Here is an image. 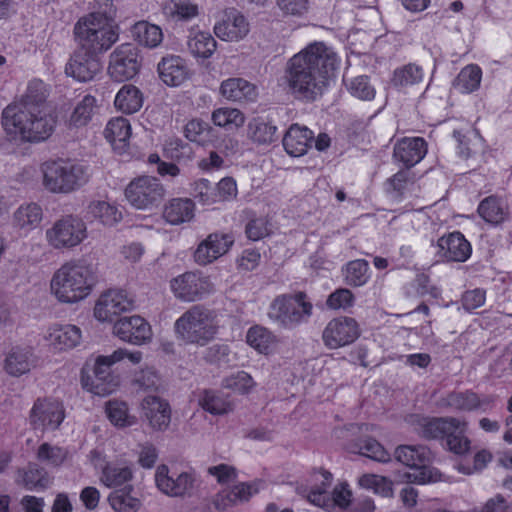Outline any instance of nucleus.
Returning <instances> with one entry per match:
<instances>
[{"label":"nucleus","instance_id":"nucleus-42","mask_svg":"<svg viewBox=\"0 0 512 512\" xmlns=\"http://www.w3.org/2000/svg\"><path fill=\"white\" fill-rule=\"evenodd\" d=\"M87 213L105 226H114L122 220V212L116 206L101 200L90 202Z\"/></svg>","mask_w":512,"mask_h":512},{"label":"nucleus","instance_id":"nucleus-26","mask_svg":"<svg viewBox=\"0 0 512 512\" xmlns=\"http://www.w3.org/2000/svg\"><path fill=\"white\" fill-rule=\"evenodd\" d=\"M142 411L150 427L154 430H166L170 424L171 413L169 404L157 396H147L143 399Z\"/></svg>","mask_w":512,"mask_h":512},{"label":"nucleus","instance_id":"nucleus-54","mask_svg":"<svg viewBox=\"0 0 512 512\" xmlns=\"http://www.w3.org/2000/svg\"><path fill=\"white\" fill-rule=\"evenodd\" d=\"M217 193L213 199H209L207 192H200L201 200L206 204H212L217 201H227L236 197L237 185L233 178L226 177L221 179L216 187Z\"/></svg>","mask_w":512,"mask_h":512},{"label":"nucleus","instance_id":"nucleus-34","mask_svg":"<svg viewBox=\"0 0 512 512\" xmlns=\"http://www.w3.org/2000/svg\"><path fill=\"white\" fill-rule=\"evenodd\" d=\"M105 138L110 142L114 150L122 152L128 146L131 137V125L123 117L111 119L104 130Z\"/></svg>","mask_w":512,"mask_h":512},{"label":"nucleus","instance_id":"nucleus-33","mask_svg":"<svg viewBox=\"0 0 512 512\" xmlns=\"http://www.w3.org/2000/svg\"><path fill=\"white\" fill-rule=\"evenodd\" d=\"M195 204L189 198H174L169 200L163 209V218L171 225L189 222L194 217Z\"/></svg>","mask_w":512,"mask_h":512},{"label":"nucleus","instance_id":"nucleus-30","mask_svg":"<svg viewBox=\"0 0 512 512\" xmlns=\"http://www.w3.org/2000/svg\"><path fill=\"white\" fill-rule=\"evenodd\" d=\"M36 365V358L29 347L16 346L9 350L4 360L5 371L14 377L28 373Z\"/></svg>","mask_w":512,"mask_h":512},{"label":"nucleus","instance_id":"nucleus-44","mask_svg":"<svg viewBox=\"0 0 512 512\" xmlns=\"http://www.w3.org/2000/svg\"><path fill=\"white\" fill-rule=\"evenodd\" d=\"M17 482L28 490H44L49 486L50 478L44 468L30 464L26 469L19 470Z\"/></svg>","mask_w":512,"mask_h":512},{"label":"nucleus","instance_id":"nucleus-3","mask_svg":"<svg viewBox=\"0 0 512 512\" xmlns=\"http://www.w3.org/2000/svg\"><path fill=\"white\" fill-rule=\"evenodd\" d=\"M98 282L93 265L82 260L62 264L52 275L50 293L62 304H76L86 299Z\"/></svg>","mask_w":512,"mask_h":512},{"label":"nucleus","instance_id":"nucleus-32","mask_svg":"<svg viewBox=\"0 0 512 512\" xmlns=\"http://www.w3.org/2000/svg\"><path fill=\"white\" fill-rule=\"evenodd\" d=\"M43 209L37 203L20 205L12 216V225L17 230L27 234L40 226L43 220Z\"/></svg>","mask_w":512,"mask_h":512},{"label":"nucleus","instance_id":"nucleus-7","mask_svg":"<svg viewBox=\"0 0 512 512\" xmlns=\"http://www.w3.org/2000/svg\"><path fill=\"white\" fill-rule=\"evenodd\" d=\"M42 174L45 189L59 194H68L80 189L88 183L91 176L88 165L63 159L44 163Z\"/></svg>","mask_w":512,"mask_h":512},{"label":"nucleus","instance_id":"nucleus-56","mask_svg":"<svg viewBox=\"0 0 512 512\" xmlns=\"http://www.w3.org/2000/svg\"><path fill=\"white\" fill-rule=\"evenodd\" d=\"M320 476L322 477L321 484L311 489L308 500L314 505L328 507L331 499L327 494V489L331 485L332 474L328 471H322Z\"/></svg>","mask_w":512,"mask_h":512},{"label":"nucleus","instance_id":"nucleus-22","mask_svg":"<svg viewBox=\"0 0 512 512\" xmlns=\"http://www.w3.org/2000/svg\"><path fill=\"white\" fill-rule=\"evenodd\" d=\"M113 333L120 340L134 345H141L152 337L149 323L138 315L117 320L113 326Z\"/></svg>","mask_w":512,"mask_h":512},{"label":"nucleus","instance_id":"nucleus-2","mask_svg":"<svg viewBox=\"0 0 512 512\" xmlns=\"http://www.w3.org/2000/svg\"><path fill=\"white\" fill-rule=\"evenodd\" d=\"M56 122L53 109L41 98H21L2 113L4 130L14 141H44L52 135Z\"/></svg>","mask_w":512,"mask_h":512},{"label":"nucleus","instance_id":"nucleus-16","mask_svg":"<svg viewBox=\"0 0 512 512\" xmlns=\"http://www.w3.org/2000/svg\"><path fill=\"white\" fill-rule=\"evenodd\" d=\"M360 335L358 323L350 317H337L328 322L322 339L329 349H337L353 343Z\"/></svg>","mask_w":512,"mask_h":512},{"label":"nucleus","instance_id":"nucleus-1","mask_svg":"<svg viewBox=\"0 0 512 512\" xmlns=\"http://www.w3.org/2000/svg\"><path fill=\"white\" fill-rule=\"evenodd\" d=\"M341 59L324 42L315 41L293 55L286 77L293 93L321 96L334 84Z\"/></svg>","mask_w":512,"mask_h":512},{"label":"nucleus","instance_id":"nucleus-29","mask_svg":"<svg viewBox=\"0 0 512 512\" xmlns=\"http://www.w3.org/2000/svg\"><path fill=\"white\" fill-rule=\"evenodd\" d=\"M82 333L79 327L71 324L53 325L48 329L46 339L58 351L73 349L79 345Z\"/></svg>","mask_w":512,"mask_h":512},{"label":"nucleus","instance_id":"nucleus-35","mask_svg":"<svg viewBox=\"0 0 512 512\" xmlns=\"http://www.w3.org/2000/svg\"><path fill=\"white\" fill-rule=\"evenodd\" d=\"M479 216L491 225L503 223L509 216L507 204L496 196L484 198L478 205Z\"/></svg>","mask_w":512,"mask_h":512},{"label":"nucleus","instance_id":"nucleus-14","mask_svg":"<svg viewBox=\"0 0 512 512\" xmlns=\"http://www.w3.org/2000/svg\"><path fill=\"white\" fill-rule=\"evenodd\" d=\"M174 296L184 302H194L202 299L214 290L211 281L195 272H186L170 281Z\"/></svg>","mask_w":512,"mask_h":512},{"label":"nucleus","instance_id":"nucleus-12","mask_svg":"<svg viewBox=\"0 0 512 512\" xmlns=\"http://www.w3.org/2000/svg\"><path fill=\"white\" fill-rule=\"evenodd\" d=\"M140 66L138 48L131 43H124L110 54L108 73L115 81L121 82L137 75Z\"/></svg>","mask_w":512,"mask_h":512},{"label":"nucleus","instance_id":"nucleus-45","mask_svg":"<svg viewBox=\"0 0 512 512\" xmlns=\"http://www.w3.org/2000/svg\"><path fill=\"white\" fill-rule=\"evenodd\" d=\"M423 78L424 71L422 67L409 63L394 70L391 83L395 87L406 89L421 83Z\"/></svg>","mask_w":512,"mask_h":512},{"label":"nucleus","instance_id":"nucleus-36","mask_svg":"<svg viewBox=\"0 0 512 512\" xmlns=\"http://www.w3.org/2000/svg\"><path fill=\"white\" fill-rule=\"evenodd\" d=\"M108 503L115 512H138L142 506L132 485L112 491L108 496Z\"/></svg>","mask_w":512,"mask_h":512},{"label":"nucleus","instance_id":"nucleus-27","mask_svg":"<svg viewBox=\"0 0 512 512\" xmlns=\"http://www.w3.org/2000/svg\"><path fill=\"white\" fill-rule=\"evenodd\" d=\"M160 79L171 87H177L186 82L189 78L187 65L180 56L164 57L158 64Z\"/></svg>","mask_w":512,"mask_h":512},{"label":"nucleus","instance_id":"nucleus-51","mask_svg":"<svg viewBox=\"0 0 512 512\" xmlns=\"http://www.w3.org/2000/svg\"><path fill=\"white\" fill-rule=\"evenodd\" d=\"M360 487L373 490L374 493L383 497L393 496V482L388 478L376 474H363L358 479Z\"/></svg>","mask_w":512,"mask_h":512},{"label":"nucleus","instance_id":"nucleus-40","mask_svg":"<svg viewBox=\"0 0 512 512\" xmlns=\"http://www.w3.org/2000/svg\"><path fill=\"white\" fill-rule=\"evenodd\" d=\"M277 127L261 117L253 118L247 125V137L258 145H266L277 139Z\"/></svg>","mask_w":512,"mask_h":512},{"label":"nucleus","instance_id":"nucleus-9","mask_svg":"<svg viewBox=\"0 0 512 512\" xmlns=\"http://www.w3.org/2000/svg\"><path fill=\"white\" fill-rule=\"evenodd\" d=\"M88 237L86 223L77 215L68 214L55 220L45 231V240L54 250H72Z\"/></svg>","mask_w":512,"mask_h":512},{"label":"nucleus","instance_id":"nucleus-63","mask_svg":"<svg viewBox=\"0 0 512 512\" xmlns=\"http://www.w3.org/2000/svg\"><path fill=\"white\" fill-rule=\"evenodd\" d=\"M347 91L353 96H373L375 88L367 76H357L346 83Z\"/></svg>","mask_w":512,"mask_h":512},{"label":"nucleus","instance_id":"nucleus-55","mask_svg":"<svg viewBox=\"0 0 512 512\" xmlns=\"http://www.w3.org/2000/svg\"><path fill=\"white\" fill-rule=\"evenodd\" d=\"M165 11L175 20H189L198 14V7L188 0H171L165 5Z\"/></svg>","mask_w":512,"mask_h":512},{"label":"nucleus","instance_id":"nucleus-43","mask_svg":"<svg viewBox=\"0 0 512 512\" xmlns=\"http://www.w3.org/2000/svg\"><path fill=\"white\" fill-rule=\"evenodd\" d=\"M132 36L140 45L155 48L163 40L162 29L147 21H139L132 27Z\"/></svg>","mask_w":512,"mask_h":512},{"label":"nucleus","instance_id":"nucleus-59","mask_svg":"<svg viewBox=\"0 0 512 512\" xmlns=\"http://www.w3.org/2000/svg\"><path fill=\"white\" fill-rule=\"evenodd\" d=\"M160 378L152 368H145L135 373L133 385L138 390L154 391L159 387Z\"/></svg>","mask_w":512,"mask_h":512},{"label":"nucleus","instance_id":"nucleus-23","mask_svg":"<svg viewBox=\"0 0 512 512\" xmlns=\"http://www.w3.org/2000/svg\"><path fill=\"white\" fill-rule=\"evenodd\" d=\"M437 248V255L447 262H465L472 253L471 244L458 231L440 237Z\"/></svg>","mask_w":512,"mask_h":512},{"label":"nucleus","instance_id":"nucleus-58","mask_svg":"<svg viewBox=\"0 0 512 512\" xmlns=\"http://www.w3.org/2000/svg\"><path fill=\"white\" fill-rule=\"evenodd\" d=\"M359 453L379 462H387L390 459L384 447L373 438H365L360 441Z\"/></svg>","mask_w":512,"mask_h":512},{"label":"nucleus","instance_id":"nucleus-19","mask_svg":"<svg viewBox=\"0 0 512 512\" xmlns=\"http://www.w3.org/2000/svg\"><path fill=\"white\" fill-rule=\"evenodd\" d=\"M98 53H91L78 46L65 67L67 76L79 82L90 81L101 70Z\"/></svg>","mask_w":512,"mask_h":512},{"label":"nucleus","instance_id":"nucleus-31","mask_svg":"<svg viewBox=\"0 0 512 512\" xmlns=\"http://www.w3.org/2000/svg\"><path fill=\"white\" fill-rule=\"evenodd\" d=\"M313 138L314 135L310 129L293 124L283 138V146L289 155L300 157L307 153Z\"/></svg>","mask_w":512,"mask_h":512},{"label":"nucleus","instance_id":"nucleus-57","mask_svg":"<svg viewBox=\"0 0 512 512\" xmlns=\"http://www.w3.org/2000/svg\"><path fill=\"white\" fill-rule=\"evenodd\" d=\"M212 120L215 125L220 127H225L230 124L239 127L244 123V115L238 109L223 107L213 112Z\"/></svg>","mask_w":512,"mask_h":512},{"label":"nucleus","instance_id":"nucleus-10","mask_svg":"<svg viewBox=\"0 0 512 512\" xmlns=\"http://www.w3.org/2000/svg\"><path fill=\"white\" fill-rule=\"evenodd\" d=\"M166 190L160 181L152 176L133 179L125 189L127 201L137 209H150L158 206L165 197Z\"/></svg>","mask_w":512,"mask_h":512},{"label":"nucleus","instance_id":"nucleus-24","mask_svg":"<svg viewBox=\"0 0 512 512\" xmlns=\"http://www.w3.org/2000/svg\"><path fill=\"white\" fill-rule=\"evenodd\" d=\"M233 243L234 238L230 234L212 233L198 245L194 259L200 265L212 263L227 253Z\"/></svg>","mask_w":512,"mask_h":512},{"label":"nucleus","instance_id":"nucleus-60","mask_svg":"<svg viewBox=\"0 0 512 512\" xmlns=\"http://www.w3.org/2000/svg\"><path fill=\"white\" fill-rule=\"evenodd\" d=\"M224 387L240 394L248 393L255 385L252 377L245 371H239L224 379Z\"/></svg>","mask_w":512,"mask_h":512},{"label":"nucleus","instance_id":"nucleus-53","mask_svg":"<svg viewBox=\"0 0 512 512\" xmlns=\"http://www.w3.org/2000/svg\"><path fill=\"white\" fill-rule=\"evenodd\" d=\"M132 478L133 473L129 467L106 465L100 479L107 487H117L129 482Z\"/></svg>","mask_w":512,"mask_h":512},{"label":"nucleus","instance_id":"nucleus-47","mask_svg":"<svg viewBox=\"0 0 512 512\" xmlns=\"http://www.w3.org/2000/svg\"><path fill=\"white\" fill-rule=\"evenodd\" d=\"M369 265L364 259H356L348 262L343 268L344 280L347 285L359 287L369 279Z\"/></svg>","mask_w":512,"mask_h":512},{"label":"nucleus","instance_id":"nucleus-8","mask_svg":"<svg viewBox=\"0 0 512 512\" xmlns=\"http://www.w3.org/2000/svg\"><path fill=\"white\" fill-rule=\"evenodd\" d=\"M312 310L313 305L307 295L300 291L277 296L270 304L268 316L278 326L291 329L307 322Z\"/></svg>","mask_w":512,"mask_h":512},{"label":"nucleus","instance_id":"nucleus-18","mask_svg":"<svg viewBox=\"0 0 512 512\" xmlns=\"http://www.w3.org/2000/svg\"><path fill=\"white\" fill-rule=\"evenodd\" d=\"M155 482L158 489L170 497L190 496L195 487V477L189 472L170 474L166 465L157 467Z\"/></svg>","mask_w":512,"mask_h":512},{"label":"nucleus","instance_id":"nucleus-64","mask_svg":"<svg viewBox=\"0 0 512 512\" xmlns=\"http://www.w3.org/2000/svg\"><path fill=\"white\" fill-rule=\"evenodd\" d=\"M278 8L285 15L303 16L309 10V0H276Z\"/></svg>","mask_w":512,"mask_h":512},{"label":"nucleus","instance_id":"nucleus-28","mask_svg":"<svg viewBox=\"0 0 512 512\" xmlns=\"http://www.w3.org/2000/svg\"><path fill=\"white\" fill-rule=\"evenodd\" d=\"M186 48L195 59L206 60L215 53L217 41L209 31L192 28L187 35Z\"/></svg>","mask_w":512,"mask_h":512},{"label":"nucleus","instance_id":"nucleus-13","mask_svg":"<svg viewBox=\"0 0 512 512\" xmlns=\"http://www.w3.org/2000/svg\"><path fill=\"white\" fill-rule=\"evenodd\" d=\"M428 451L423 446L402 445L395 450L396 459L412 469L406 479L410 483L424 484L433 481L432 472L426 466Z\"/></svg>","mask_w":512,"mask_h":512},{"label":"nucleus","instance_id":"nucleus-20","mask_svg":"<svg viewBox=\"0 0 512 512\" xmlns=\"http://www.w3.org/2000/svg\"><path fill=\"white\" fill-rule=\"evenodd\" d=\"M442 404L459 412H487L494 406V397L480 396L472 390L453 391L442 399Z\"/></svg>","mask_w":512,"mask_h":512},{"label":"nucleus","instance_id":"nucleus-6","mask_svg":"<svg viewBox=\"0 0 512 512\" xmlns=\"http://www.w3.org/2000/svg\"><path fill=\"white\" fill-rule=\"evenodd\" d=\"M410 421L417 432L426 439L447 438L449 450L458 455L467 453L470 440L465 436L467 422L456 417H423L412 415Z\"/></svg>","mask_w":512,"mask_h":512},{"label":"nucleus","instance_id":"nucleus-39","mask_svg":"<svg viewBox=\"0 0 512 512\" xmlns=\"http://www.w3.org/2000/svg\"><path fill=\"white\" fill-rule=\"evenodd\" d=\"M71 457L66 447L43 442L36 451V459L49 467L58 468L65 464Z\"/></svg>","mask_w":512,"mask_h":512},{"label":"nucleus","instance_id":"nucleus-21","mask_svg":"<svg viewBox=\"0 0 512 512\" xmlns=\"http://www.w3.org/2000/svg\"><path fill=\"white\" fill-rule=\"evenodd\" d=\"M123 352L114 351L110 355H100L95 360L94 374L95 379L93 380L91 387H88L87 383H83L89 391L96 395H107L112 393L117 383L114 381L110 373V367L115 363L121 361V355Z\"/></svg>","mask_w":512,"mask_h":512},{"label":"nucleus","instance_id":"nucleus-11","mask_svg":"<svg viewBox=\"0 0 512 512\" xmlns=\"http://www.w3.org/2000/svg\"><path fill=\"white\" fill-rule=\"evenodd\" d=\"M29 424L41 433L57 430L65 419L63 404L53 398H38L29 412Z\"/></svg>","mask_w":512,"mask_h":512},{"label":"nucleus","instance_id":"nucleus-49","mask_svg":"<svg viewBox=\"0 0 512 512\" xmlns=\"http://www.w3.org/2000/svg\"><path fill=\"white\" fill-rule=\"evenodd\" d=\"M246 341L251 347L260 353L267 354L274 345L276 339L268 329L256 325L248 330L246 334Z\"/></svg>","mask_w":512,"mask_h":512},{"label":"nucleus","instance_id":"nucleus-50","mask_svg":"<svg viewBox=\"0 0 512 512\" xmlns=\"http://www.w3.org/2000/svg\"><path fill=\"white\" fill-rule=\"evenodd\" d=\"M106 414L111 423L117 427H128L136 423L134 416L129 415L127 404L119 400L106 403Z\"/></svg>","mask_w":512,"mask_h":512},{"label":"nucleus","instance_id":"nucleus-5","mask_svg":"<svg viewBox=\"0 0 512 512\" xmlns=\"http://www.w3.org/2000/svg\"><path fill=\"white\" fill-rule=\"evenodd\" d=\"M219 329L217 314L204 305H193L174 323L178 340L185 344L205 346L212 341Z\"/></svg>","mask_w":512,"mask_h":512},{"label":"nucleus","instance_id":"nucleus-48","mask_svg":"<svg viewBox=\"0 0 512 512\" xmlns=\"http://www.w3.org/2000/svg\"><path fill=\"white\" fill-rule=\"evenodd\" d=\"M214 130L206 122L200 119L190 120L184 127V136L191 142L206 145L212 140Z\"/></svg>","mask_w":512,"mask_h":512},{"label":"nucleus","instance_id":"nucleus-37","mask_svg":"<svg viewBox=\"0 0 512 512\" xmlns=\"http://www.w3.org/2000/svg\"><path fill=\"white\" fill-rule=\"evenodd\" d=\"M100 106L96 98H82L73 108L67 124L69 128H81L87 126L93 117L99 113Z\"/></svg>","mask_w":512,"mask_h":512},{"label":"nucleus","instance_id":"nucleus-61","mask_svg":"<svg viewBox=\"0 0 512 512\" xmlns=\"http://www.w3.org/2000/svg\"><path fill=\"white\" fill-rule=\"evenodd\" d=\"M269 221L265 217L251 219L245 228L247 237L252 241H258L270 234Z\"/></svg>","mask_w":512,"mask_h":512},{"label":"nucleus","instance_id":"nucleus-38","mask_svg":"<svg viewBox=\"0 0 512 512\" xmlns=\"http://www.w3.org/2000/svg\"><path fill=\"white\" fill-rule=\"evenodd\" d=\"M482 80V69L477 64L463 67L453 81L454 89L461 94H470L476 91Z\"/></svg>","mask_w":512,"mask_h":512},{"label":"nucleus","instance_id":"nucleus-41","mask_svg":"<svg viewBox=\"0 0 512 512\" xmlns=\"http://www.w3.org/2000/svg\"><path fill=\"white\" fill-rule=\"evenodd\" d=\"M222 96H251L261 93L260 87L242 77H230L223 80L219 87Z\"/></svg>","mask_w":512,"mask_h":512},{"label":"nucleus","instance_id":"nucleus-25","mask_svg":"<svg viewBox=\"0 0 512 512\" xmlns=\"http://www.w3.org/2000/svg\"><path fill=\"white\" fill-rule=\"evenodd\" d=\"M427 153V145L423 138L405 137L397 141L393 158L396 162L402 163L406 169H409L420 162Z\"/></svg>","mask_w":512,"mask_h":512},{"label":"nucleus","instance_id":"nucleus-15","mask_svg":"<svg viewBox=\"0 0 512 512\" xmlns=\"http://www.w3.org/2000/svg\"><path fill=\"white\" fill-rule=\"evenodd\" d=\"M215 35L222 41L239 42L250 32L248 19L234 8L222 12L213 27Z\"/></svg>","mask_w":512,"mask_h":512},{"label":"nucleus","instance_id":"nucleus-62","mask_svg":"<svg viewBox=\"0 0 512 512\" xmlns=\"http://www.w3.org/2000/svg\"><path fill=\"white\" fill-rule=\"evenodd\" d=\"M331 309H347L354 304V295L347 288H339L331 293L326 302Z\"/></svg>","mask_w":512,"mask_h":512},{"label":"nucleus","instance_id":"nucleus-46","mask_svg":"<svg viewBox=\"0 0 512 512\" xmlns=\"http://www.w3.org/2000/svg\"><path fill=\"white\" fill-rule=\"evenodd\" d=\"M199 404L205 411L213 415H223L233 409L232 403L226 397L210 390L203 392Z\"/></svg>","mask_w":512,"mask_h":512},{"label":"nucleus","instance_id":"nucleus-52","mask_svg":"<svg viewBox=\"0 0 512 512\" xmlns=\"http://www.w3.org/2000/svg\"><path fill=\"white\" fill-rule=\"evenodd\" d=\"M415 184L414 175L409 169L400 170L386 182V190L395 198H399Z\"/></svg>","mask_w":512,"mask_h":512},{"label":"nucleus","instance_id":"nucleus-4","mask_svg":"<svg viewBox=\"0 0 512 512\" xmlns=\"http://www.w3.org/2000/svg\"><path fill=\"white\" fill-rule=\"evenodd\" d=\"M73 32L78 46L91 53L103 54L119 39L113 19L102 12H91L79 18Z\"/></svg>","mask_w":512,"mask_h":512},{"label":"nucleus","instance_id":"nucleus-17","mask_svg":"<svg viewBox=\"0 0 512 512\" xmlns=\"http://www.w3.org/2000/svg\"><path fill=\"white\" fill-rule=\"evenodd\" d=\"M133 307V299L125 291L110 289L102 293L96 301L94 316L101 322H111L114 317L132 310Z\"/></svg>","mask_w":512,"mask_h":512}]
</instances>
